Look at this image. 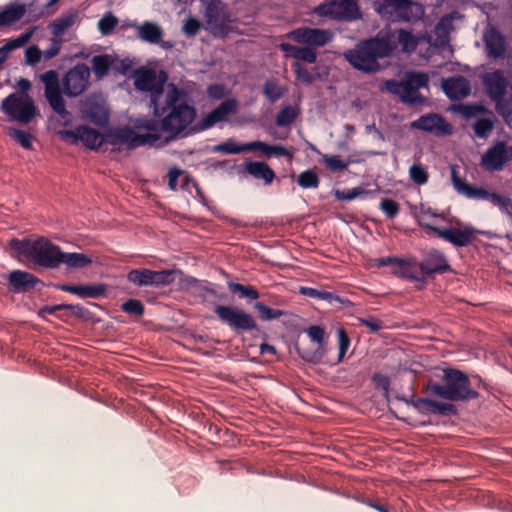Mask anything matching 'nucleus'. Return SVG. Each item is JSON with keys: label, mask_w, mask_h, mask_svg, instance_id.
Listing matches in <instances>:
<instances>
[{"label": "nucleus", "mask_w": 512, "mask_h": 512, "mask_svg": "<svg viewBox=\"0 0 512 512\" xmlns=\"http://www.w3.org/2000/svg\"><path fill=\"white\" fill-rule=\"evenodd\" d=\"M297 184L303 189H316L320 184V179L314 170L308 169L298 175Z\"/></svg>", "instance_id": "nucleus-41"}, {"label": "nucleus", "mask_w": 512, "mask_h": 512, "mask_svg": "<svg viewBox=\"0 0 512 512\" xmlns=\"http://www.w3.org/2000/svg\"><path fill=\"white\" fill-rule=\"evenodd\" d=\"M1 111L10 120L23 124L30 123L37 114L34 100L28 94L14 92L5 97L0 106Z\"/></svg>", "instance_id": "nucleus-8"}, {"label": "nucleus", "mask_w": 512, "mask_h": 512, "mask_svg": "<svg viewBox=\"0 0 512 512\" xmlns=\"http://www.w3.org/2000/svg\"><path fill=\"white\" fill-rule=\"evenodd\" d=\"M395 49L388 37H373L359 41L353 48L344 51V59L355 69L365 74L381 70L379 59L388 57Z\"/></svg>", "instance_id": "nucleus-4"}, {"label": "nucleus", "mask_w": 512, "mask_h": 512, "mask_svg": "<svg viewBox=\"0 0 512 512\" xmlns=\"http://www.w3.org/2000/svg\"><path fill=\"white\" fill-rule=\"evenodd\" d=\"M127 280L136 287L149 286V269H132L127 273Z\"/></svg>", "instance_id": "nucleus-44"}, {"label": "nucleus", "mask_w": 512, "mask_h": 512, "mask_svg": "<svg viewBox=\"0 0 512 512\" xmlns=\"http://www.w3.org/2000/svg\"><path fill=\"white\" fill-rule=\"evenodd\" d=\"M442 384L429 380L424 391L449 401H470L480 397L467 374L456 368L443 369Z\"/></svg>", "instance_id": "nucleus-5"}, {"label": "nucleus", "mask_w": 512, "mask_h": 512, "mask_svg": "<svg viewBox=\"0 0 512 512\" xmlns=\"http://www.w3.org/2000/svg\"><path fill=\"white\" fill-rule=\"evenodd\" d=\"M153 116L160 119L161 132L168 139L180 136L195 120L197 110L189 93L174 83L166 86V92L152 107Z\"/></svg>", "instance_id": "nucleus-3"}, {"label": "nucleus", "mask_w": 512, "mask_h": 512, "mask_svg": "<svg viewBox=\"0 0 512 512\" xmlns=\"http://www.w3.org/2000/svg\"><path fill=\"white\" fill-rule=\"evenodd\" d=\"M417 402L418 406L426 405V413L443 416H454L458 413L457 407L450 402H438L430 398H420Z\"/></svg>", "instance_id": "nucleus-30"}, {"label": "nucleus", "mask_w": 512, "mask_h": 512, "mask_svg": "<svg viewBox=\"0 0 512 512\" xmlns=\"http://www.w3.org/2000/svg\"><path fill=\"white\" fill-rule=\"evenodd\" d=\"M443 123L444 118L441 115L427 114L422 115L417 120L413 121L411 126L422 131L433 132L435 130H440Z\"/></svg>", "instance_id": "nucleus-33"}, {"label": "nucleus", "mask_w": 512, "mask_h": 512, "mask_svg": "<svg viewBox=\"0 0 512 512\" xmlns=\"http://www.w3.org/2000/svg\"><path fill=\"white\" fill-rule=\"evenodd\" d=\"M490 202H492L495 206H498L502 212L511 214L512 200L509 197L502 196L493 192Z\"/></svg>", "instance_id": "nucleus-59"}, {"label": "nucleus", "mask_w": 512, "mask_h": 512, "mask_svg": "<svg viewBox=\"0 0 512 512\" xmlns=\"http://www.w3.org/2000/svg\"><path fill=\"white\" fill-rule=\"evenodd\" d=\"M57 135L70 144L81 141L89 149H98L106 143V134L102 135L98 130L86 125H79L75 130H60Z\"/></svg>", "instance_id": "nucleus-18"}, {"label": "nucleus", "mask_w": 512, "mask_h": 512, "mask_svg": "<svg viewBox=\"0 0 512 512\" xmlns=\"http://www.w3.org/2000/svg\"><path fill=\"white\" fill-rule=\"evenodd\" d=\"M118 18L112 12H107L99 21L98 29L103 36L110 35L117 27Z\"/></svg>", "instance_id": "nucleus-49"}, {"label": "nucleus", "mask_w": 512, "mask_h": 512, "mask_svg": "<svg viewBox=\"0 0 512 512\" xmlns=\"http://www.w3.org/2000/svg\"><path fill=\"white\" fill-rule=\"evenodd\" d=\"M418 268L424 276L428 277L453 271L445 255L437 249L429 250L418 264Z\"/></svg>", "instance_id": "nucleus-22"}, {"label": "nucleus", "mask_w": 512, "mask_h": 512, "mask_svg": "<svg viewBox=\"0 0 512 512\" xmlns=\"http://www.w3.org/2000/svg\"><path fill=\"white\" fill-rule=\"evenodd\" d=\"M33 29L28 31V32H25V33H22L21 35H19L18 37L16 38H13V39H10L8 40L1 48H0V54L3 53V54H6L12 50H15L17 48H20L22 46H24L28 41L29 39L31 38L32 34H33Z\"/></svg>", "instance_id": "nucleus-46"}, {"label": "nucleus", "mask_w": 512, "mask_h": 512, "mask_svg": "<svg viewBox=\"0 0 512 512\" xmlns=\"http://www.w3.org/2000/svg\"><path fill=\"white\" fill-rule=\"evenodd\" d=\"M378 15L392 23H415L424 15V7L415 0H374Z\"/></svg>", "instance_id": "nucleus-6"}, {"label": "nucleus", "mask_w": 512, "mask_h": 512, "mask_svg": "<svg viewBox=\"0 0 512 512\" xmlns=\"http://www.w3.org/2000/svg\"><path fill=\"white\" fill-rule=\"evenodd\" d=\"M315 11L337 21L353 22L362 18L358 0H331L320 4Z\"/></svg>", "instance_id": "nucleus-12"}, {"label": "nucleus", "mask_w": 512, "mask_h": 512, "mask_svg": "<svg viewBox=\"0 0 512 512\" xmlns=\"http://www.w3.org/2000/svg\"><path fill=\"white\" fill-rule=\"evenodd\" d=\"M25 4H12L0 12V26L10 25L20 20L26 14Z\"/></svg>", "instance_id": "nucleus-35"}, {"label": "nucleus", "mask_w": 512, "mask_h": 512, "mask_svg": "<svg viewBox=\"0 0 512 512\" xmlns=\"http://www.w3.org/2000/svg\"><path fill=\"white\" fill-rule=\"evenodd\" d=\"M238 103L236 99L229 98L221 102L214 110L204 116L193 127L192 132H200L213 127L216 123L226 120L228 115L237 112Z\"/></svg>", "instance_id": "nucleus-20"}, {"label": "nucleus", "mask_w": 512, "mask_h": 512, "mask_svg": "<svg viewBox=\"0 0 512 512\" xmlns=\"http://www.w3.org/2000/svg\"><path fill=\"white\" fill-rule=\"evenodd\" d=\"M287 88L279 84L276 78H270L263 84V94L270 103H275L286 93Z\"/></svg>", "instance_id": "nucleus-36"}, {"label": "nucleus", "mask_w": 512, "mask_h": 512, "mask_svg": "<svg viewBox=\"0 0 512 512\" xmlns=\"http://www.w3.org/2000/svg\"><path fill=\"white\" fill-rule=\"evenodd\" d=\"M41 56L42 52L36 45L29 46L25 51V60L29 65L37 64L41 60Z\"/></svg>", "instance_id": "nucleus-64"}, {"label": "nucleus", "mask_w": 512, "mask_h": 512, "mask_svg": "<svg viewBox=\"0 0 512 512\" xmlns=\"http://www.w3.org/2000/svg\"><path fill=\"white\" fill-rule=\"evenodd\" d=\"M377 267H387L391 269V273L399 278L407 279L412 282H419L421 286L425 285L424 277L418 275V264L414 258L400 259L397 257H381L375 259Z\"/></svg>", "instance_id": "nucleus-15"}, {"label": "nucleus", "mask_w": 512, "mask_h": 512, "mask_svg": "<svg viewBox=\"0 0 512 512\" xmlns=\"http://www.w3.org/2000/svg\"><path fill=\"white\" fill-rule=\"evenodd\" d=\"M381 91H387L393 95H396L400 98L401 102L405 104H414L418 100H421V95L418 92V89L414 88L409 82L406 80L398 81L396 79L386 80L382 87H380Z\"/></svg>", "instance_id": "nucleus-24"}, {"label": "nucleus", "mask_w": 512, "mask_h": 512, "mask_svg": "<svg viewBox=\"0 0 512 512\" xmlns=\"http://www.w3.org/2000/svg\"><path fill=\"white\" fill-rule=\"evenodd\" d=\"M253 307L257 310L258 317L261 321H270L289 314L285 310L270 308L263 302H256Z\"/></svg>", "instance_id": "nucleus-39"}, {"label": "nucleus", "mask_w": 512, "mask_h": 512, "mask_svg": "<svg viewBox=\"0 0 512 512\" xmlns=\"http://www.w3.org/2000/svg\"><path fill=\"white\" fill-rule=\"evenodd\" d=\"M357 320L359 325L367 327L372 333H377L383 328L382 321L373 316L368 318L358 317Z\"/></svg>", "instance_id": "nucleus-60"}, {"label": "nucleus", "mask_w": 512, "mask_h": 512, "mask_svg": "<svg viewBox=\"0 0 512 512\" xmlns=\"http://www.w3.org/2000/svg\"><path fill=\"white\" fill-rule=\"evenodd\" d=\"M120 307L124 313L136 318H141L145 313L144 305L138 299H128Z\"/></svg>", "instance_id": "nucleus-47"}, {"label": "nucleus", "mask_w": 512, "mask_h": 512, "mask_svg": "<svg viewBox=\"0 0 512 512\" xmlns=\"http://www.w3.org/2000/svg\"><path fill=\"white\" fill-rule=\"evenodd\" d=\"M75 16L66 15L55 19L51 24V32L55 37H61L64 32L74 24Z\"/></svg>", "instance_id": "nucleus-45"}, {"label": "nucleus", "mask_w": 512, "mask_h": 512, "mask_svg": "<svg viewBox=\"0 0 512 512\" xmlns=\"http://www.w3.org/2000/svg\"><path fill=\"white\" fill-rule=\"evenodd\" d=\"M296 117L297 112L295 109L290 105H286L276 115L275 122L277 126L284 127L290 125Z\"/></svg>", "instance_id": "nucleus-50"}, {"label": "nucleus", "mask_w": 512, "mask_h": 512, "mask_svg": "<svg viewBox=\"0 0 512 512\" xmlns=\"http://www.w3.org/2000/svg\"><path fill=\"white\" fill-rule=\"evenodd\" d=\"M214 312L236 334L260 330L256 319L238 307L217 305Z\"/></svg>", "instance_id": "nucleus-10"}, {"label": "nucleus", "mask_w": 512, "mask_h": 512, "mask_svg": "<svg viewBox=\"0 0 512 512\" xmlns=\"http://www.w3.org/2000/svg\"><path fill=\"white\" fill-rule=\"evenodd\" d=\"M9 246L34 265L44 269L56 270L61 265H65L66 271L70 272L92 264L90 256L78 252H65L59 245L45 237H39L33 241L12 238Z\"/></svg>", "instance_id": "nucleus-1"}, {"label": "nucleus", "mask_w": 512, "mask_h": 512, "mask_svg": "<svg viewBox=\"0 0 512 512\" xmlns=\"http://www.w3.org/2000/svg\"><path fill=\"white\" fill-rule=\"evenodd\" d=\"M107 291V284H81L77 285L76 294L80 298H93L98 299L105 295Z\"/></svg>", "instance_id": "nucleus-38"}, {"label": "nucleus", "mask_w": 512, "mask_h": 512, "mask_svg": "<svg viewBox=\"0 0 512 512\" xmlns=\"http://www.w3.org/2000/svg\"><path fill=\"white\" fill-rule=\"evenodd\" d=\"M451 177H452L453 186L458 192L464 194L468 198L484 199V200L490 201L493 192H489L483 187H473V186L469 185L468 183L464 182L457 175L455 168H452Z\"/></svg>", "instance_id": "nucleus-27"}, {"label": "nucleus", "mask_w": 512, "mask_h": 512, "mask_svg": "<svg viewBox=\"0 0 512 512\" xmlns=\"http://www.w3.org/2000/svg\"><path fill=\"white\" fill-rule=\"evenodd\" d=\"M9 136L25 149H32L33 135L27 131L12 128Z\"/></svg>", "instance_id": "nucleus-52"}, {"label": "nucleus", "mask_w": 512, "mask_h": 512, "mask_svg": "<svg viewBox=\"0 0 512 512\" xmlns=\"http://www.w3.org/2000/svg\"><path fill=\"white\" fill-rule=\"evenodd\" d=\"M166 79L167 75L164 71H161L159 77H157L154 70L144 69L136 75L134 85L137 90L150 92L149 106L152 107L165 94Z\"/></svg>", "instance_id": "nucleus-14"}, {"label": "nucleus", "mask_w": 512, "mask_h": 512, "mask_svg": "<svg viewBox=\"0 0 512 512\" xmlns=\"http://www.w3.org/2000/svg\"><path fill=\"white\" fill-rule=\"evenodd\" d=\"M133 129L138 131L146 130L148 133H157L160 129V119H151L147 117H140L133 120Z\"/></svg>", "instance_id": "nucleus-42"}, {"label": "nucleus", "mask_w": 512, "mask_h": 512, "mask_svg": "<svg viewBox=\"0 0 512 512\" xmlns=\"http://www.w3.org/2000/svg\"><path fill=\"white\" fill-rule=\"evenodd\" d=\"M512 161V146L506 141L497 140L482 155L480 165L486 171L496 172Z\"/></svg>", "instance_id": "nucleus-17"}, {"label": "nucleus", "mask_w": 512, "mask_h": 512, "mask_svg": "<svg viewBox=\"0 0 512 512\" xmlns=\"http://www.w3.org/2000/svg\"><path fill=\"white\" fill-rule=\"evenodd\" d=\"M44 83V95L51 109L59 116L60 123L68 126L72 122V114L66 109V103L62 96L68 97L81 95L90 84V69L85 63H77L69 69L62 79L63 90H61L58 73L55 70H48L40 76Z\"/></svg>", "instance_id": "nucleus-2"}, {"label": "nucleus", "mask_w": 512, "mask_h": 512, "mask_svg": "<svg viewBox=\"0 0 512 512\" xmlns=\"http://www.w3.org/2000/svg\"><path fill=\"white\" fill-rule=\"evenodd\" d=\"M406 81L419 90L428 85L429 77L425 72H408Z\"/></svg>", "instance_id": "nucleus-54"}, {"label": "nucleus", "mask_w": 512, "mask_h": 512, "mask_svg": "<svg viewBox=\"0 0 512 512\" xmlns=\"http://www.w3.org/2000/svg\"><path fill=\"white\" fill-rule=\"evenodd\" d=\"M292 70L295 74V79L297 82L304 84L306 86L311 85L319 76L317 72V68H314V72L310 71L303 63L301 62H293Z\"/></svg>", "instance_id": "nucleus-37"}, {"label": "nucleus", "mask_w": 512, "mask_h": 512, "mask_svg": "<svg viewBox=\"0 0 512 512\" xmlns=\"http://www.w3.org/2000/svg\"><path fill=\"white\" fill-rule=\"evenodd\" d=\"M442 89L451 100H461L471 93L470 81L464 76H452L444 79Z\"/></svg>", "instance_id": "nucleus-26"}, {"label": "nucleus", "mask_w": 512, "mask_h": 512, "mask_svg": "<svg viewBox=\"0 0 512 512\" xmlns=\"http://www.w3.org/2000/svg\"><path fill=\"white\" fill-rule=\"evenodd\" d=\"M213 152H220L225 154H239L251 151H260L267 158L287 157L289 160L293 158V152L282 145H270L266 142L256 140L245 144H237L234 140L228 139L225 142L219 143L212 148Z\"/></svg>", "instance_id": "nucleus-7"}, {"label": "nucleus", "mask_w": 512, "mask_h": 512, "mask_svg": "<svg viewBox=\"0 0 512 512\" xmlns=\"http://www.w3.org/2000/svg\"><path fill=\"white\" fill-rule=\"evenodd\" d=\"M285 37L298 44L316 49L331 42L333 40L334 33L329 29L298 27L289 31Z\"/></svg>", "instance_id": "nucleus-16"}, {"label": "nucleus", "mask_w": 512, "mask_h": 512, "mask_svg": "<svg viewBox=\"0 0 512 512\" xmlns=\"http://www.w3.org/2000/svg\"><path fill=\"white\" fill-rule=\"evenodd\" d=\"M483 84L490 99L496 103L497 110L504 115V112H502V102L510 86L504 71L497 69L493 72L486 73L483 77Z\"/></svg>", "instance_id": "nucleus-19"}, {"label": "nucleus", "mask_w": 512, "mask_h": 512, "mask_svg": "<svg viewBox=\"0 0 512 512\" xmlns=\"http://www.w3.org/2000/svg\"><path fill=\"white\" fill-rule=\"evenodd\" d=\"M179 272L175 269H164L155 271L149 269V286L161 288L172 284L175 280V274Z\"/></svg>", "instance_id": "nucleus-34"}, {"label": "nucleus", "mask_w": 512, "mask_h": 512, "mask_svg": "<svg viewBox=\"0 0 512 512\" xmlns=\"http://www.w3.org/2000/svg\"><path fill=\"white\" fill-rule=\"evenodd\" d=\"M372 382L377 389L382 390L385 396H388L390 389V378L387 375L374 373L372 376Z\"/></svg>", "instance_id": "nucleus-61"}, {"label": "nucleus", "mask_w": 512, "mask_h": 512, "mask_svg": "<svg viewBox=\"0 0 512 512\" xmlns=\"http://www.w3.org/2000/svg\"><path fill=\"white\" fill-rule=\"evenodd\" d=\"M299 292L304 296L325 300L329 303H333L335 301L346 307L353 306V303L349 299L342 298L328 291H321L311 287H300Z\"/></svg>", "instance_id": "nucleus-31"}, {"label": "nucleus", "mask_w": 512, "mask_h": 512, "mask_svg": "<svg viewBox=\"0 0 512 512\" xmlns=\"http://www.w3.org/2000/svg\"><path fill=\"white\" fill-rule=\"evenodd\" d=\"M366 193L362 187H354L352 189L346 190H335L334 196L337 200L341 201H351L355 199L357 196Z\"/></svg>", "instance_id": "nucleus-57"}, {"label": "nucleus", "mask_w": 512, "mask_h": 512, "mask_svg": "<svg viewBox=\"0 0 512 512\" xmlns=\"http://www.w3.org/2000/svg\"><path fill=\"white\" fill-rule=\"evenodd\" d=\"M238 173L262 181L265 186L271 185L276 178L274 170L265 161H254L248 158L239 166Z\"/></svg>", "instance_id": "nucleus-23"}, {"label": "nucleus", "mask_w": 512, "mask_h": 512, "mask_svg": "<svg viewBox=\"0 0 512 512\" xmlns=\"http://www.w3.org/2000/svg\"><path fill=\"white\" fill-rule=\"evenodd\" d=\"M82 113L85 119L99 127H104L109 122V111L100 95L88 96L83 103Z\"/></svg>", "instance_id": "nucleus-21"}, {"label": "nucleus", "mask_w": 512, "mask_h": 512, "mask_svg": "<svg viewBox=\"0 0 512 512\" xmlns=\"http://www.w3.org/2000/svg\"><path fill=\"white\" fill-rule=\"evenodd\" d=\"M321 160L325 164L326 168L333 173L345 171L351 162H344L339 156L328 154H323Z\"/></svg>", "instance_id": "nucleus-48"}, {"label": "nucleus", "mask_w": 512, "mask_h": 512, "mask_svg": "<svg viewBox=\"0 0 512 512\" xmlns=\"http://www.w3.org/2000/svg\"><path fill=\"white\" fill-rule=\"evenodd\" d=\"M409 175L417 185H424L429 179L428 171L422 164H413L409 169Z\"/></svg>", "instance_id": "nucleus-53"}, {"label": "nucleus", "mask_w": 512, "mask_h": 512, "mask_svg": "<svg viewBox=\"0 0 512 512\" xmlns=\"http://www.w3.org/2000/svg\"><path fill=\"white\" fill-rule=\"evenodd\" d=\"M206 93L209 98L220 100L225 97L227 90L223 84L215 83L208 85Z\"/></svg>", "instance_id": "nucleus-62"}, {"label": "nucleus", "mask_w": 512, "mask_h": 512, "mask_svg": "<svg viewBox=\"0 0 512 512\" xmlns=\"http://www.w3.org/2000/svg\"><path fill=\"white\" fill-rule=\"evenodd\" d=\"M505 44L506 41L504 35L495 28H492L485 38V46L488 56L494 59H499L504 56Z\"/></svg>", "instance_id": "nucleus-29"}, {"label": "nucleus", "mask_w": 512, "mask_h": 512, "mask_svg": "<svg viewBox=\"0 0 512 512\" xmlns=\"http://www.w3.org/2000/svg\"><path fill=\"white\" fill-rule=\"evenodd\" d=\"M201 3L205 5L204 16L210 32L214 36H227L232 31V18L226 4L222 0H201Z\"/></svg>", "instance_id": "nucleus-9"}, {"label": "nucleus", "mask_w": 512, "mask_h": 512, "mask_svg": "<svg viewBox=\"0 0 512 512\" xmlns=\"http://www.w3.org/2000/svg\"><path fill=\"white\" fill-rule=\"evenodd\" d=\"M115 61L116 57L109 54L95 55L91 59L92 71L97 78L101 79L108 75Z\"/></svg>", "instance_id": "nucleus-32"}, {"label": "nucleus", "mask_w": 512, "mask_h": 512, "mask_svg": "<svg viewBox=\"0 0 512 512\" xmlns=\"http://www.w3.org/2000/svg\"><path fill=\"white\" fill-rule=\"evenodd\" d=\"M380 209L389 219H393L398 215L400 206L396 201L392 199L383 198L380 202Z\"/></svg>", "instance_id": "nucleus-56"}, {"label": "nucleus", "mask_w": 512, "mask_h": 512, "mask_svg": "<svg viewBox=\"0 0 512 512\" xmlns=\"http://www.w3.org/2000/svg\"><path fill=\"white\" fill-rule=\"evenodd\" d=\"M157 133L137 134L129 126H118L106 133V143L112 146L126 145L128 149H135L146 144H153L160 140Z\"/></svg>", "instance_id": "nucleus-11"}, {"label": "nucleus", "mask_w": 512, "mask_h": 512, "mask_svg": "<svg viewBox=\"0 0 512 512\" xmlns=\"http://www.w3.org/2000/svg\"><path fill=\"white\" fill-rule=\"evenodd\" d=\"M200 28V21L196 18L189 17L184 23L183 32L186 34V36L192 37L199 32Z\"/></svg>", "instance_id": "nucleus-63"}, {"label": "nucleus", "mask_w": 512, "mask_h": 512, "mask_svg": "<svg viewBox=\"0 0 512 512\" xmlns=\"http://www.w3.org/2000/svg\"><path fill=\"white\" fill-rule=\"evenodd\" d=\"M38 284H43L42 280L27 271L13 270L8 276V290L13 293L28 292Z\"/></svg>", "instance_id": "nucleus-25"}, {"label": "nucleus", "mask_w": 512, "mask_h": 512, "mask_svg": "<svg viewBox=\"0 0 512 512\" xmlns=\"http://www.w3.org/2000/svg\"><path fill=\"white\" fill-rule=\"evenodd\" d=\"M228 288L232 293H239V298H246L249 302L260 296L259 291L252 285L228 282Z\"/></svg>", "instance_id": "nucleus-40"}, {"label": "nucleus", "mask_w": 512, "mask_h": 512, "mask_svg": "<svg viewBox=\"0 0 512 512\" xmlns=\"http://www.w3.org/2000/svg\"><path fill=\"white\" fill-rule=\"evenodd\" d=\"M397 34L398 43L404 52H413L416 49L418 40L411 31L399 29Z\"/></svg>", "instance_id": "nucleus-43"}, {"label": "nucleus", "mask_w": 512, "mask_h": 512, "mask_svg": "<svg viewBox=\"0 0 512 512\" xmlns=\"http://www.w3.org/2000/svg\"><path fill=\"white\" fill-rule=\"evenodd\" d=\"M338 336V345H339V354H338V362H341L346 355L349 347H350V338L344 328H339L337 330Z\"/></svg>", "instance_id": "nucleus-55"}, {"label": "nucleus", "mask_w": 512, "mask_h": 512, "mask_svg": "<svg viewBox=\"0 0 512 512\" xmlns=\"http://www.w3.org/2000/svg\"><path fill=\"white\" fill-rule=\"evenodd\" d=\"M317 61V52L315 48L309 46H301L299 54L295 60V62H306L308 64H313Z\"/></svg>", "instance_id": "nucleus-58"}, {"label": "nucleus", "mask_w": 512, "mask_h": 512, "mask_svg": "<svg viewBox=\"0 0 512 512\" xmlns=\"http://www.w3.org/2000/svg\"><path fill=\"white\" fill-rule=\"evenodd\" d=\"M130 26L137 30V37L144 42L158 44L162 40L163 30L154 22L145 21L142 24L131 23Z\"/></svg>", "instance_id": "nucleus-28"}, {"label": "nucleus", "mask_w": 512, "mask_h": 512, "mask_svg": "<svg viewBox=\"0 0 512 512\" xmlns=\"http://www.w3.org/2000/svg\"><path fill=\"white\" fill-rule=\"evenodd\" d=\"M493 127L494 122L490 118H480L473 125L475 135L481 139H486L492 132Z\"/></svg>", "instance_id": "nucleus-51"}, {"label": "nucleus", "mask_w": 512, "mask_h": 512, "mask_svg": "<svg viewBox=\"0 0 512 512\" xmlns=\"http://www.w3.org/2000/svg\"><path fill=\"white\" fill-rule=\"evenodd\" d=\"M419 225L428 233H433L438 238L444 239L455 247H467L475 240L477 234L482 233L472 226H464L461 229L453 227L442 228L420 221Z\"/></svg>", "instance_id": "nucleus-13"}]
</instances>
